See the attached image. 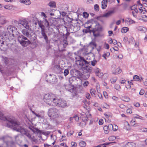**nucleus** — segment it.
Wrapping results in <instances>:
<instances>
[{
    "label": "nucleus",
    "mask_w": 147,
    "mask_h": 147,
    "mask_svg": "<svg viewBox=\"0 0 147 147\" xmlns=\"http://www.w3.org/2000/svg\"><path fill=\"white\" fill-rule=\"evenodd\" d=\"M14 122L13 124H12V126L11 128L14 131L20 132L22 136L25 135L29 139L32 140L34 142L35 141L36 139H34V137L32 136L29 131L23 128L20 122L17 121L16 120Z\"/></svg>",
    "instance_id": "f03ea898"
},
{
    "label": "nucleus",
    "mask_w": 147,
    "mask_h": 147,
    "mask_svg": "<svg viewBox=\"0 0 147 147\" xmlns=\"http://www.w3.org/2000/svg\"><path fill=\"white\" fill-rule=\"evenodd\" d=\"M41 16L42 17H44L43 18H44V19H45L46 18H47V16L45 14V13L43 12H41Z\"/></svg>",
    "instance_id": "8fccbe9b"
},
{
    "label": "nucleus",
    "mask_w": 147,
    "mask_h": 147,
    "mask_svg": "<svg viewBox=\"0 0 147 147\" xmlns=\"http://www.w3.org/2000/svg\"><path fill=\"white\" fill-rule=\"evenodd\" d=\"M121 72V69L119 68H118L115 70L114 72H113V74H118L120 73Z\"/></svg>",
    "instance_id": "cd10ccee"
},
{
    "label": "nucleus",
    "mask_w": 147,
    "mask_h": 147,
    "mask_svg": "<svg viewBox=\"0 0 147 147\" xmlns=\"http://www.w3.org/2000/svg\"><path fill=\"white\" fill-rule=\"evenodd\" d=\"M144 93V91L143 89H141L140 92L139 94L140 95H142Z\"/></svg>",
    "instance_id": "6e6d98bb"
},
{
    "label": "nucleus",
    "mask_w": 147,
    "mask_h": 147,
    "mask_svg": "<svg viewBox=\"0 0 147 147\" xmlns=\"http://www.w3.org/2000/svg\"><path fill=\"white\" fill-rule=\"evenodd\" d=\"M105 48L107 49H108L109 48V45L107 43H105Z\"/></svg>",
    "instance_id": "0e129e2a"
},
{
    "label": "nucleus",
    "mask_w": 147,
    "mask_h": 147,
    "mask_svg": "<svg viewBox=\"0 0 147 147\" xmlns=\"http://www.w3.org/2000/svg\"><path fill=\"white\" fill-rule=\"evenodd\" d=\"M114 10H111L103 14L101 16L103 17H108L111 16L114 13Z\"/></svg>",
    "instance_id": "f8f14e48"
},
{
    "label": "nucleus",
    "mask_w": 147,
    "mask_h": 147,
    "mask_svg": "<svg viewBox=\"0 0 147 147\" xmlns=\"http://www.w3.org/2000/svg\"><path fill=\"white\" fill-rule=\"evenodd\" d=\"M41 34L44 38V39L46 41V42L47 43H48V36L46 34L45 30H41Z\"/></svg>",
    "instance_id": "4468645a"
},
{
    "label": "nucleus",
    "mask_w": 147,
    "mask_h": 147,
    "mask_svg": "<svg viewBox=\"0 0 147 147\" xmlns=\"http://www.w3.org/2000/svg\"><path fill=\"white\" fill-rule=\"evenodd\" d=\"M92 25H93L92 24V25H90L89 26H86V25H85V27L86 28L88 29V30H90V28H92Z\"/></svg>",
    "instance_id": "de8ad7c7"
},
{
    "label": "nucleus",
    "mask_w": 147,
    "mask_h": 147,
    "mask_svg": "<svg viewBox=\"0 0 147 147\" xmlns=\"http://www.w3.org/2000/svg\"><path fill=\"white\" fill-rule=\"evenodd\" d=\"M119 107L121 109H123L125 108V106L123 104H121L119 105Z\"/></svg>",
    "instance_id": "680f3d73"
},
{
    "label": "nucleus",
    "mask_w": 147,
    "mask_h": 147,
    "mask_svg": "<svg viewBox=\"0 0 147 147\" xmlns=\"http://www.w3.org/2000/svg\"><path fill=\"white\" fill-rule=\"evenodd\" d=\"M14 144L11 138L5 136H0V147H10Z\"/></svg>",
    "instance_id": "39448f33"
},
{
    "label": "nucleus",
    "mask_w": 147,
    "mask_h": 147,
    "mask_svg": "<svg viewBox=\"0 0 147 147\" xmlns=\"http://www.w3.org/2000/svg\"><path fill=\"white\" fill-rule=\"evenodd\" d=\"M96 45L95 42L94 41H92L90 42L89 44V46L92 47V49H94V47H96Z\"/></svg>",
    "instance_id": "b1692460"
},
{
    "label": "nucleus",
    "mask_w": 147,
    "mask_h": 147,
    "mask_svg": "<svg viewBox=\"0 0 147 147\" xmlns=\"http://www.w3.org/2000/svg\"><path fill=\"white\" fill-rule=\"evenodd\" d=\"M48 115L49 117L53 119L59 118L61 116L59 110L54 107L49 109Z\"/></svg>",
    "instance_id": "0eeeda50"
},
{
    "label": "nucleus",
    "mask_w": 147,
    "mask_h": 147,
    "mask_svg": "<svg viewBox=\"0 0 147 147\" xmlns=\"http://www.w3.org/2000/svg\"><path fill=\"white\" fill-rule=\"evenodd\" d=\"M75 119L76 121H78L79 120V118L78 116L76 115L73 117Z\"/></svg>",
    "instance_id": "13d9d810"
},
{
    "label": "nucleus",
    "mask_w": 147,
    "mask_h": 147,
    "mask_svg": "<svg viewBox=\"0 0 147 147\" xmlns=\"http://www.w3.org/2000/svg\"><path fill=\"white\" fill-rule=\"evenodd\" d=\"M103 94H104V95L105 96V98H107L108 97V95H107V92L105 91H104L103 92Z\"/></svg>",
    "instance_id": "e2e57ef3"
},
{
    "label": "nucleus",
    "mask_w": 147,
    "mask_h": 147,
    "mask_svg": "<svg viewBox=\"0 0 147 147\" xmlns=\"http://www.w3.org/2000/svg\"><path fill=\"white\" fill-rule=\"evenodd\" d=\"M43 100L45 102L50 106H57L63 108L67 106L65 100L58 98L55 94L53 93H48L45 94Z\"/></svg>",
    "instance_id": "f257e3e1"
},
{
    "label": "nucleus",
    "mask_w": 147,
    "mask_h": 147,
    "mask_svg": "<svg viewBox=\"0 0 147 147\" xmlns=\"http://www.w3.org/2000/svg\"><path fill=\"white\" fill-rule=\"evenodd\" d=\"M117 80L116 77H113L111 79V81L112 83H115Z\"/></svg>",
    "instance_id": "a19ab883"
},
{
    "label": "nucleus",
    "mask_w": 147,
    "mask_h": 147,
    "mask_svg": "<svg viewBox=\"0 0 147 147\" xmlns=\"http://www.w3.org/2000/svg\"><path fill=\"white\" fill-rule=\"evenodd\" d=\"M94 71L96 76L98 77L99 78H101L103 76L107 75V74H103V73H101L99 69L97 68L94 69Z\"/></svg>",
    "instance_id": "9b49d317"
},
{
    "label": "nucleus",
    "mask_w": 147,
    "mask_h": 147,
    "mask_svg": "<svg viewBox=\"0 0 147 147\" xmlns=\"http://www.w3.org/2000/svg\"><path fill=\"white\" fill-rule=\"evenodd\" d=\"M63 48H65L66 47L67 45H68L67 41L66 40H64L63 42Z\"/></svg>",
    "instance_id": "37998d69"
},
{
    "label": "nucleus",
    "mask_w": 147,
    "mask_h": 147,
    "mask_svg": "<svg viewBox=\"0 0 147 147\" xmlns=\"http://www.w3.org/2000/svg\"><path fill=\"white\" fill-rule=\"evenodd\" d=\"M116 139V137L115 136H111L109 138V141H114Z\"/></svg>",
    "instance_id": "e433bc0d"
},
{
    "label": "nucleus",
    "mask_w": 147,
    "mask_h": 147,
    "mask_svg": "<svg viewBox=\"0 0 147 147\" xmlns=\"http://www.w3.org/2000/svg\"><path fill=\"white\" fill-rule=\"evenodd\" d=\"M126 112L127 113H129L130 114L131 113H132V111L130 109H127Z\"/></svg>",
    "instance_id": "052dcab7"
},
{
    "label": "nucleus",
    "mask_w": 147,
    "mask_h": 147,
    "mask_svg": "<svg viewBox=\"0 0 147 147\" xmlns=\"http://www.w3.org/2000/svg\"><path fill=\"white\" fill-rule=\"evenodd\" d=\"M18 40L20 44L23 46L27 45L30 43L27 38L22 35L18 36Z\"/></svg>",
    "instance_id": "6e6552de"
},
{
    "label": "nucleus",
    "mask_w": 147,
    "mask_h": 147,
    "mask_svg": "<svg viewBox=\"0 0 147 147\" xmlns=\"http://www.w3.org/2000/svg\"><path fill=\"white\" fill-rule=\"evenodd\" d=\"M69 73V70L68 69H65L64 71V74L65 76H67Z\"/></svg>",
    "instance_id": "c03bdc74"
},
{
    "label": "nucleus",
    "mask_w": 147,
    "mask_h": 147,
    "mask_svg": "<svg viewBox=\"0 0 147 147\" xmlns=\"http://www.w3.org/2000/svg\"><path fill=\"white\" fill-rule=\"evenodd\" d=\"M79 145L81 147H84L86 145V143L85 142L82 141L80 142Z\"/></svg>",
    "instance_id": "72a5a7b5"
},
{
    "label": "nucleus",
    "mask_w": 147,
    "mask_h": 147,
    "mask_svg": "<svg viewBox=\"0 0 147 147\" xmlns=\"http://www.w3.org/2000/svg\"><path fill=\"white\" fill-rule=\"evenodd\" d=\"M43 19L44 20V22L45 25L46 26L47 28H49V23L48 21L46 19L43 18Z\"/></svg>",
    "instance_id": "c85d7f7f"
},
{
    "label": "nucleus",
    "mask_w": 147,
    "mask_h": 147,
    "mask_svg": "<svg viewBox=\"0 0 147 147\" xmlns=\"http://www.w3.org/2000/svg\"><path fill=\"white\" fill-rule=\"evenodd\" d=\"M89 84V82L87 81H86L84 82V83L83 84V85L84 86H88Z\"/></svg>",
    "instance_id": "864d4df0"
},
{
    "label": "nucleus",
    "mask_w": 147,
    "mask_h": 147,
    "mask_svg": "<svg viewBox=\"0 0 147 147\" xmlns=\"http://www.w3.org/2000/svg\"><path fill=\"white\" fill-rule=\"evenodd\" d=\"M92 25H94V28H93V29L95 31H101L102 30V26L96 21L92 20Z\"/></svg>",
    "instance_id": "1a4fd4ad"
},
{
    "label": "nucleus",
    "mask_w": 147,
    "mask_h": 147,
    "mask_svg": "<svg viewBox=\"0 0 147 147\" xmlns=\"http://www.w3.org/2000/svg\"><path fill=\"white\" fill-rule=\"evenodd\" d=\"M137 29L140 31H143L145 32L146 31V28L142 26H139L137 28Z\"/></svg>",
    "instance_id": "bb28decb"
},
{
    "label": "nucleus",
    "mask_w": 147,
    "mask_h": 147,
    "mask_svg": "<svg viewBox=\"0 0 147 147\" xmlns=\"http://www.w3.org/2000/svg\"><path fill=\"white\" fill-rule=\"evenodd\" d=\"M77 62L78 65L82 67L83 75L85 77V78L86 79H88L90 76V73L92 71V68L88 66L90 62H88L83 57H80V59L77 61Z\"/></svg>",
    "instance_id": "7ed1b4c3"
},
{
    "label": "nucleus",
    "mask_w": 147,
    "mask_h": 147,
    "mask_svg": "<svg viewBox=\"0 0 147 147\" xmlns=\"http://www.w3.org/2000/svg\"><path fill=\"white\" fill-rule=\"evenodd\" d=\"M121 99L125 102H129L130 101V98L127 96H124L121 97Z\"/></svg>",
    "instance_id": "412c9836"
},
{
    "label": "nucleus",
    "mask_w": 147,
    "mask_h": 147,
    "mask_svg": "<svg viewBox=\"0 0 147 147\" xmlns=\"http://www.w3.org/2000/svg\"><path fill=\"white\" fill-rule=\"evenodd\" d=\"M86 98L88 99H90L91 98L90 96V94L86 93Z\"/></svg>",
    "instance_id": "3c124183"
},
{
    "label": "nucleus",
    "mask_w": 147,
    "mask_h": 147,
    "mask_svg": "<svg viewBox=\"0 0 147 147\" xmlns=\"http://www.w3.org/2000/svg\"><path fill=\"white\" fill-rule=\"evenodd\" d=\"M115 88L116 90H119L121 88L120 86L118 84H115Z\"/></svg>",
    "instance_id": "ea45409f"
},
{
    "label": "nucleus",
    "mask_w": 147,
    "mask_h": 147,
    "mask_svg": "<svg viewBox=\"0 0 147 147\" xmlns=\"http://www.w3.org/2000/svg\"><path fill=\"white\" fill-rule=\"evenodd\" d=\"M0 119L3 120L6 123V126L10 128L13 124L14 121L16 119L13 117H5L3 116V113L0 111Z\"/></svg>",
    "instance_id": "423d86ee"
},
{
    "label": "nucleus",
    "mask_w": 147,
    "mask_h": 147,
    "mask_svg": "<svg viewBox=\"0 0 147 147\" xmlns=\"http://www.w3.org/2000/svg\"><path fill=\"white\" fill-rule=\"evenodd\" d=\"M134 118L142 120L143 119V118L142 117L137 115H135V116L134 117Z\"/></svg>",
    "instance_id": "49530a36"
},
{
    "label": "nucleus",
    "mask_w": 147,
    "mask_h": 147,
    "mask_svg": "<svg viewBox=\"0 0 147 147\" xmlns=\"http://www.w3.org/2000/svg\"><path fill=\"white\" fill-rule=\"evenodd\" d=\"M112 143V142H107L105 143L104 144H100L98 145L97 146H96L97 147H105V146L107 145H109L110 144Z\"/></svg>",
    "instance_id": "a878e982"
},
{
    "label": "nucleus",
    "mask_w": 147,
    "mask_h": 147,
    "mask_svg": "<svg viewBox=\"0 0 147 147\" xmlns=\"http://www.w3.org/2000/svg\"><path fill=\"white\" fill-rule=\"evenodd\" d=\"M38 24L39 27L41 28V30H45V26L42 24L41 23H38Z\"/></svg>",
    "instance_id": "58836bf2"
},
{
    "label": "nucleus",
    "mask_w": 147,
    "mask_h": 147,
    "mask_svg": "<svg viewBox=\"0 0 147 147\" xmlns=\"http://www.w3.org/2000/svg\"><path fill=\"white\" fill-rule=\"evenodd\" d=\"M17 27L18 28L22 29L24 28H25L26 29H23L22 30V34L27 37H29L31 36V34L29 33L28 30L31 31V28H30L28 22L26 20H21L19 21L18 23Z\"/></svg>",
    "instance_id": "20e7f679"
},
{
    "label": "nucleus",
    "mask_w": 147,
    "mask_h": 147,
    "mask_svg": "<svg viewBox=\"0 0 147 147\" xmlns=\"http://www.w3.org/2000/svg\"><path fill=\"white\" fill-rule=\"evenodd\" d=\"M134 105L136 107H138L140 106V104L138 102L134 103Z\"/></svg>",
    "instance_id": "338daca9"
},
{
    "label": "nucleus",
    "mask_w": 147,
    "mask_h": 147,
    "mask_svg": "<svg viewBox=\"0 0 147 147\" xmlns=\"http://www.w3.org/2000/svg\"><path fill=\"white\" fill-rule=\"evenodd\" d=\"M136 144L133 142H128L126 144L125 146L124 147H136Z\"/></svg>",
    "instance_id": "a211bd4d"
},
{
    "label": "nucleus",
    "mask_w": 147,
    "mask_h": 147,
    "mask_svg": "<svg viewBox=\"0 0 147 147\" xmlns=\"http://www.w3.org/2000/svg\"><path fill=\"white\" fill-rule=\"evenodd\" d=\"M133 79L135 81H139V77L138 76L136 75L134 76Z\"/></svg>",
    "instance_id": "a18cd8bd"
},
{
    "label": "nucleus",
    "mask_w": 147,
    "mask_h": 147,
    "mask_svg": "<svg viewBox=\"0 0 147 147\" xmlns=\"http://www.w3.org/2000/svg\"><path fill=\"white\" fill-rule=\"evenodd\" d=\"M48 5L51 7H56L55 3L53 1H51Z\"/></svg>",
    "instance_id": "393cba45"
},
{
    "label": "nucleus",
    "mask_w": 147,
    "mask_h": 147,
    "mask_svg": "<svg viewBox=\"0 0 147 147\" xmlns=\"http://www.w3.org/2000/svg\"><path fill=\"white\" fill-rule=\"evenodd\" d=\"M97 62V61L96 60H94L90 62L91 63V64L92 66H94L96 64Z\"/></svg>",
    "instance_id": "79ce46f5"
},
{
    "label": "nucleus",
    "mask_w": 147,
    "mask_h": 147,
    "mask_svg": "<svg viewBox=\"0 0 147 147\" xmlns=\"http://www.w3.org/2000/svg\"><path fill=\"white\" fill-rule=\"evenodd\" d=\"M20 2L22 3H23L26 5H29L31 2L30 0H20Z\"/></svg>",
    "instance_id": "aec40b11"
},
{
    "label": "nucleus",
    "mask_w": 147,
    "mask_h": 147,
    "mask_svg": "<svg viewBox=\"0 0 147 147\" xmlns=\"http://www.w3.org/2000/svg\"><path fill=\"white\" fill-rule=\"evenodd\" d=\"M126 82V81L125 79H123L120 80V82L121 84H123L125 83Z\"/></svg>",
    "instance_id": "69168bd1"
},
{
    "label": "nucleus",
    "mask_w": 147,
    "mask_h": 147,
    "mask_svg": "<svg viewBox=\"0 0 147 147\" xmlns=\"http://www.w3.org/2000/svg\"><path fill=\"white\" fill-rule=\"evenodd\" d=\"M110 1L109 0H103L102 1V8L103 9H105L107 7V2H109Z\"/></svg>",
    "instance_id": "2eb2a0df"
},
{
    "label": "nucleus",
    "mask_w": 147,
    "mask_h": 147,
    "mask_svg": "<svg viewBox=\"0 0 147 147\" xmlns=\"http://www.w3.org/2000/svg\"><path fill=\"white\" fill-rule=\"evenodd\" d=\"M83 15L84 17L85 18H87L89 16L88 13L87 12H85L83 13Z\"/></svg>",
    "instance_id": "09e8293b"
},
{
    "label": "nucleus",
    "mask_w": 147,
    "mask_h": 147,
    "mask_svg": "<svg viewBox=\"0 0 147 147\" xmlns=\"http://www.w3.org/2000/svg\"><path fill=\"white\" fill-rule=\"evenodd\" d=\"M71 144L73 147H75L77 145L74 142H71Z\"/></svg>",
    "instance_id": "4d7b16f0"
},
{
    "label": "nucleus",
    "mask_w": 147,
    "mask_h": 147,
    "mask_svg": "<svg viewBox=\"0 0 147 147\" xmlns=\"http://www.w3.org/2000/svg\"><path fill=\"white\" fill-rule=\"evenodd\" d=\"M99 124L100 125H102L103 123V119H100L99 121Z\"/></svg>",
    "instance_id": "bf43d9fd"
},
{
    "label": "nucleus",
    "mask_w": 147,
    "mask_h": 147,
    "mask_svg": "<svg viewBox=\"0 0 147 147\" xmlns=\"http://www.w3.org/2000/svg\"><path fill=\"white\" fill-rule=\"evenodd\" d=\"M62 15V16L63 17L66 15L67 14V13L64 11H62L61 13H60Z\"/></svg>",
    "instance_id": "5fc2aeb1"
},
{
    "label": "nucleus",
    "mask_w": 147,
    "mask_h": 147,
    "mask_svg": "<svg viewBox=\"0 0 147 147\" xmlns=\"http://www.w3.org/2000/svg\"><path fill=\"white\" fill-rule=\"evenodd\" d=\"M74 26H73L72 24L70 25L69 28V32L71 33H73L76 32V31L74 30Z\"/></svg>",
    "instance_id": "6ab92c4d"
},
{
    "label": "nucleus",
    "mask_w": 147,
    "mask_h": 147,
    "mask_svg": "<svg viewBox=\"0 0 147 147\" xmlns=\"http://www.w3.org/2000/svg\"><path fill=\"white\" fill-rule=\"evenodd\" d=\"M128 30V28L127 27H123L122 28L121 32L123 33H125Z\"/></svg>",
    "instance_id": "7c9ffc66"
},
{
    "label": "nucleus",
    "mask_w": 147,
    "mask_h": 147,
    "mask_svg": "<svg viewBox=\"0 0 147 147\" xmlns=\"http://www.w3.org/2000/svg\"><path fill=\"white\" fill-rule=\"evenodd\" d=\"M63 86L67 90H70L69 88L70 86L69 84H64Z\"/></svg>",
    "instance_id": "f704fd0d"
},
{
    "label": "nucleus",
    "mask_w": 147,
    "mask_h": 147,
    "mask_svg": "<svg viewBox=\"0 0 147 147\" xmlns=\"http://www.w3.org/2000/svg\"><path fill=\"white\" fill-rule=\"evenodd\" d=\"M110 55V53L109 52H106L102 56L105 59H106V57H108Z\"/></svg>",
    "instance_id": "c756f323"
},
{
    "label": "nucleus",
    "mask_w": 147,
    "mask_h": 147,
    "mask_svg": "<svg viewBox=\"0 0 147 147\" xmlns=\"http://www.w3.org/2000/svg\"><path fill=\"white\" fill-rule=\"evenodd\" d=\"M112 127L113 129V126L111 124H109L108 126L107 125H105L103 127L104 130L105 131V132L106 134H107L109 133L108 130L109 129V127Z\"/></svg>",
    "instance_id": "ddd939ff"
},
{
    "label": "nucleus",
    "mask_w": 147,
    "mask_h": 147,
    "mask_svg": "<svg viewBox=\"0 0 147 147\" xmlns=\"http://www.w3.org/2000/svg\"><path fill=\"white\" fill-rule=\"evenodd\" d=\"M95 31L93 29L90 30V32H92L93 33V36L95 37L99 36H100V34L99 32L95 33Z\"/></svg>",
    "instance_id": "4be33fe9"
},
{
    "label": "nucleus",
    "mask_w": 147,
    "mask_h": 147,
    "mask_svg": "<svg viewBox=\"0 0 147 147\" xmlns=\"http://www.w3.org/2000/svg\"><path fill=\"white\" fill-rule=\"evenodd\" d=\"M137 5H135L131 7V9L132 10H134L137 9Z\"/></svg>",
    "instance_id": "603ef678"
},
{
    "label": "nucleus",
    "mask_w": 147,
    "mask_h": 147,
    "mask_svg": "<svg viewBox=\"0 0 147 147\" xmlns=\"http://www.w3.org/2000/svg\"><path fill=\"white\" fill-rule=\"evenodd\" d=\"M32 113L34 114L36 116L38 117L39 119H43L44 118V115L42 114L41 115H40L39 114H37L35 113L34 111H32Z\"/></svg>",
    "instance_id": "5701e85b"
},
{
    "label": "nucleus",
    "mask_w": 147,
    "mask_h": 147,
    "mask_svg": "<svg viewBox=\"0 0 147 147\" xmlns=\"http://www.w3.org/2000/svg\"><path fill=\"white\" fill-rule=\"evenodd\" d=\"M94 10L96 11H98L99 10V7L98 4H95L94 6Z\"/></svg>",
    "instance_id": "4c0bfd02"
},
{
    "label": "nucleus",
    "mask_w": 147,
    "mask_h": 147,
    "mask_svg": "<svg viewBox=\"0 0 147 147\" xmlns=\"http://www.w3.org/2000/svg\"><path fill=\"white\" fill-rule=\"evenodd\" d=\"M21 134H18L15 136V139L16 141H18L19 140V138L21 137Z\"/></svg>",
    "instance_id": "473e14b6"
},
{
    "label": "nucleus",
    "mask_w": 147,
    "mask_h": 147,
    "mask_svg": "<svg viewBox=\"0 0 147 147\" xmlns=\"http://www.w3.org/2000/svg\"><path fill=\"white\" fill-rule=\"evenodd\" d=\"M142 131L143 132H147V128H143L141 129Z\"/></svg>",
    "instance_id": "774afa93"
},
{
    "label": "nucleus",
    "mask_w": 147,
    "mask_h": 147,
    "mask_svg": "<svg viewBox=\"0 0 147 147\" xmlns=\"http://www.w3.org/2000/svg\"><path fill=\"white\" fill-rule=\"evenodd\" d=\"M8 32L9 33L10 35H11L13 37L14 36L13 33L17 30V28L12 25L9 26L7 28Z\"/></svg>",
    "instance_id": "9d476101"
},
{
    "label": "nucleus",
    "mask_w": 147,
    "mask_h": 147,
    "mask_svg": "<svg viewBox=\"0 0 147 147\" xmlns=\"http://www.w3.org/2000/svg\"><path fill=\"white\" fill-rule=\"evenodd\" d=\"M12 7L11 5H6L4 6V8L7 9H10Z\"/></svg>",
    "instance_id": "c9c22d12"
},
{
    "label": "nucleus",
    "mask_w": 147,
    "mask_h": 147,
    "mask_svg": "<svg viewBox=\"0 0 147 147\" xmlns=\"http://www.w3.org/2000/svg\"><path fill=\"white\" fill-rule=\"evenodd\" d=\"M90 93L93 96H95V95L96 91L94 89H91L90 90Z\"/></svg>",
    "instance_id": "2f4dec72"
},
{
    "label": "nucleus",
    "mask_w": 147,
    "mask_h": 147,
    "mask_svg": "<svg viewBox=\"0 0 147 147\" xmlns=\"http://www.w3.org/2000/svg\"><path fill=\"white\" fill-rule=\"evenodd\" d=\"M54 69L58 73L61 72L62 70V69L60 67V65H55Z\"/></svg>",
    "instance_id": "dca6fc26"
},
{
    "label": "nucleus",
    "mask_w": 147,
    "mask_h": 147,
    "mask_svg": "<svg viewBox=\"0 0 147 147\" xmlns=\"http://www.w3.org/2000/svg\"><path fill=\"white\" fill-rule=\"evenodd\" d=\"M125 22L128 24H134L135 22L129 18H127L126 19Z\"/></svg>",
    "instance_id": "f3484780"
}]
</instances>
